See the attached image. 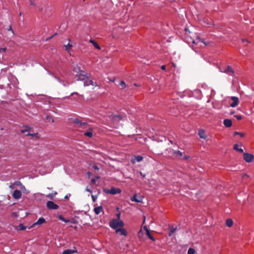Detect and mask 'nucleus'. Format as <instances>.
<instances>
[{
	"instance_id": "nucleus-1",
	"label": "nucleus",
	"mask_w": 254,
	"mask_h": 254,
	"mask_svg": "<svg viewBox=\"0 0 254 254\" xmlns=\"http://www.w3.org/2000/svg\"><path fill=\"white\" fill-rule=\"evenodd\" d=\"M74 71L76 72V76L77 77V80L84 81L86 77L88 76L87 74L84 71L80 70L78 67L75 68Z\"/></svg>"
},
{
	"instance_id": "nucleus-2",
	"label": "nucleus",
	"mask_w": 254,
	"mask_h": 254,
	"mask_svg": "<svg viewBox=\"0 0 254 254\" xmlns=\"http://www.w3.org/2000/svg\"><path fill=\"white\" fill-rule=\"evenodd\" d=\"M109 225L111 228L117 229L118 228H120L119 227H123L124 223L123 221L121 220L113 219L110 221Z\"/></svg>"
},
{
	"instance_id": "nucleus-3",
	"label": "nucleus",
	"mask_w": 254,
	"mask_h": 254,
	"mask_svg": "<svg viewBox=\"0 0 254 254\" xmlns=\"http://www.w3.org/2000/svg\"><path fill=\"white\" fill-rule=\"evenodd\" d=\"M104 192L107 194H116L121 192L120 189L112 187L110 189H104Z\"/></svg>"
},
{
	"instance_id": "nucleus-4",
	"label": "nucleus",
	"mask_w": 254,
	"mask_h": 254,
	"mask_svg": "<svg viewBox=\"0 0 254 254\" xmlns=\"http://www.w3.org/2000/svg\"><path fill=\"white\" fill-rule=\"evenodd\" d=\"M46 205H47V208L49 209H51V210L57 209L59 207V206L57 204L55 203L52 201H47Z\"/></svg>"
},
{
	"instance_id": "nucleus-5",
	"label": "nucleus",
	"mask_w": 254,
	"mask_h": 254,
	"mask_svg": "<svg viewBox=\"0 0 254 254\" xmlns=\"http://www.w3.org/2000/svg\"><path fill=\"white\" fill-rule=\"evenodd\" d=\"M192 43L195 45H198V46L199 47H202L201 44H203L204 45V46H206L207 45V44L203 40H201L200 38L197 37L195 40L192 41Z\"/></svg>"
},
{
	"instance_id": "nucleus-6",
	"label": "nucleus",
	"mask_w": 254,
	"mask_h": 254,
	"mask_svg": "<svg viewBox=\"0 0 254 254\" xmlns=\"http://www.w3.org/2000/svg\"><path fill=\"white\" fill-rule=\"evenodd\" d=\"M244 159L247 162H252L254 158V156L250 153H245L243 154Z\"/></svg>"
},
{
	"instance_id": "nucleus-7",
	"label": "nucleus",
	"mask_w": 254,
	"mask_h": 254,
	"mask_svg": "<svg viewBox=\"0 0 254 254\" xmlns=\"http://www.w3.org/2000/svg\"><path fill=\"white\" fill-rule=\"evenodd\" d=\"M83 82L84 86H87L90 85H93L94 86H97L98 85L96 82H94V81H93L92 80L89 78L88 76L86 77V79L84 80Z\"/></svg>"
},
{
	"instance_id": "nucleus-8",
	"label": "nucleus",
	"mask_w": 254,
	"mask_h": 254,
	"mask_svg": "<svg viewBox=\"0 0 254 254\" xmlns=\"http://www.w3.org/2000/svg\"><path fill=\"white\" fill-rule=\"evenodd\" d=\"M109 118L114 122L118 121L119 120H122L123 117L120 115H116L115 114H112L109 115Z\"/></svg>"
},
{
	"instance_id": "nucleus-9",
	"label": "nucleus",
	"mask_w": 254,
	"mask_h": 254,
	"mask_svg": "<svg viewBox=\"0 0 254 254\" xmlns=\"http://www.w3.org/2000/svg\"><path fill=\"white\" fill-rule=\"evenodd\" d=\"M231 99L233 102L231 104L230 106L233 108L235 107L238 105L239 102L238 98L235 96H232Z\"/></svg>"
},
{
	"instance_id": "nucleus-10",
	"label": "nucleus",
	"mask_w": 254,
	"mask_h": 254,
	"mask_svg": "<svg viewBox=\"0 0 254 254\" xmlns=\"http://www.w3.org/2000/svg\"><path fill=\"white\" fill-rule=\"evenodd\" d=\"M22 195L21 192L20 190H14L13 193V197L14 198L18 199L21 198Z\"/></svg>"
},
{
	"instance_id": "nucleus-11",
	"label": "nucleus",
	"mask_w": 254,
	"mask_h": 254,
	"mask_svg": "<svg viewBox=\"0 0 254 254\" xmlns=\"http://www.w3.org/2000/svg\"><path fill=\"white\" fill-rule=\"evenodd\" d=\"M46 222L45 219L43 217H40L38 220L34 223L31 227H34L36 225H40Z\"/></svg>"
},
{
	"instance_id": "nucleus-12",
	"label": "nucleus",
	"mask_w": 254,
	"mask_h": 254,
	"mask_svg": "<svg viewBox=\"0 0 254 254\" xmlns=\"http://www.w3.org/2000/svg\"><path fill=\"white\" fill-rule=\"evenodd\" d=\"M116 232L117 233H120V235H123V236H127V232L125 229L123 228H118L116 230Z\"/></svg>"
},
{
	"instance_id": "nucleus-13",
	"label": "nucleus",
	"mask_w": 254,
	"mask_h": 254,
	"mask_svg": "<svg viewBox=\"0 0 254 254\" xmlns=\"http://www.w3.org/2000/svg\"><path fill=\"white\" fill-rule=\"evenodd\" d=\"M223 72L227 73L230 74L231 73V75H234V71L233 69H232V67L230 65L227 66V68L223 71Z\"/></svg>"
},
{
	"instance_id": "nucleus-14",
	"label": "nucleus",
	"mask_w": 254,
	"mask_h": 254,
	"mask_svg": "<svg viewBox=\"0 0 254 254\" xmlns=\"http://www.w3.org/2000/svg\"><path fill=\"white\" fill-rule=\"evenodd\" d=\"M224 126L227 127H230L232 126V123L230 119H225L223 121Z\"/></svg>"
},
{
	"instance_id": "nucleus-15",
	"label": "nucleus",
	"mask_w": 254,
	"mask_h": 254,
	"mask_svg": "<svg viewBox=\"0 0 254 254\" xmlns=\"http://www.w3.org/2000/svg\"><path fill=\"white\" fill-rule=\"evenodd\" d=\"M143 157H142L141 156H139V155L135 156L134 159H132V163H135L136 162H139L143 160Z\"/></svg>"
},
{
	"instance_id": "nucleus-16",
	"label": "nucleus",
	"mask_w": 254,
	"mask_h": 254,
	"mask_svg": "<svg viewBox=\"0 0 254 254\" xmlns=\"http://www.w3.org/2000/svg\"><path fill=\"white\" fill-rule=\"evenodd\" d=\"M130 200L132 201H134V202H142V199L140 197L137 198V196L136 194L133 195V196L130 198Z\"/></svg>"
},
{
	"instance_id": "nucleus-17",
	"label": "nucleus",
	"mask_w": 254,
	"mask_h": 254,
	"mask_svg": "<svg viewBox=\"0 0 254 254\" xmlns=\"http://www.w3.org/2000/svg\"><path fill=\"white\" fill-rule=\"evenodd\" d=\"M103 209L102 206H99L98 207H96L94 209V212L97 215L99 214L102 211H103Z\"/></svg>"
},
{
	"instance_id": "nucleus-18",
	"label": "nucleus",
	"mask_w": 254,
	"mask_h": 254,
	"mask_svg": "<svg viewBox=\"0 0 254 254\" xmlns=\"http://www.w3.org/2000/svg\"><path fill=\"white\" fill-rule=\"evenodd\" d=\"M74 250H70V249H67L64 250L62 254H71L73 253H75L77 252V251L75 250V248L74 247Z\"/></svg>"
},
{
	"instance_id": "nucleus-19",
	"label": "nucleus",
	"mask_w": 254,
	"mask_h": 254,
	"mask_svg": "<svg viewBox=\"0 0 254 254\" xmlns=\"http://www.w3.org/2000/svg\"><path fill=\"white\" fill-rule=\"evenodd\" d=\"M173 154L176 156L180 158H181L183 156V152L179 150H173Z\"/></svg>"
},
{
	"instance_id": "nucleus-20",
	"label": "nucleus",
	"mask_w": 254,
	"mask_h": 254,
	"mask_svg": "<svg viewBox=\"0 0 254 254\" xmlns=\"http://www.w3.org/2000/svg\"><path fill=\"white\" fill-rule=\"evenodd\" d=\"M90 43H92L93 45L96 48V49L100 50L101 49L100 46L99 44L94 40L90 39L89 41Z\"/></svg>"
},
{
	"instance_id": "nucleus-21",
	"label": "nucleus",
	"mask_w": 254,
	"mask_h": 254,
	"mask_svg": "<svg viewBox=\"0 0 254 254\" xmlns=\"http://www.w3.org/2000/svg\"><path fill=\"white\" fill-rule=\"evenodd\" d=\"M226 225L228 227H231L233 225V221L231 219H227L226 220Z\"/></svg>"
},
{
	"instance_id": "nucleus-22",
	"label": "nucleus",
	"mask_w": 254,
	"mask_h": 254,
	"mask_svg": "<svg viewBox=\"0 0 254 254\" xmlns=\"http://www.w3.org/2000/svg\"><path fill=\"white\" fill-rule=\"evenodd\" d=\"M84 135L89 137H91L93 136L92 129L90 128L89 130L84 133Z\"/></svg>"
},
{
	"instance_id": "nucleus-23",
	"label": "nucleus",
	"mask_w": 254,
	"mask_h": 254,
	"mask_svg": "<svg viewBox=\"0 0 254 254\" xmlns=\"http://www.w3.org/2000/svg\"><path fill=\"white\" fill-rule=\"evenodd\" d=\"M198 134L201 138L205 139L206 138L205 133L203 130H199Z\"/></svg>"
},
{
	"instance_id": "nucleus-24",
	"label": "nucleus",
	"mask_w": 254,
	"mask_h": 254,
	"mask_svg": "<svg viewBox=\"0 0 254 254\" xmlns=\"http://www.w3.org/2000/svg\"><path fill=\"white\" fill-rule=\"evenodd\" d=\"M169 229V236H171L173 235V234L176 231L177 228L170 227Z\"/></svg>"
},
{
	"instance_id": "nucleus-25",
	"label": "nucleus",
	"mask_w": 254,
	"mask_h": 254,
	"mask_svg": "<svg viewBox=\"0 0 254 254\" xmlns=\"http://www.w3.org/2000/svg\"><path fill=\"white\" fill-rule=\"evenodd\" d=\"M234 149L241 153H243L244 152V150L242 148H239L238 147V145L237 144H235L234 145Z\"/></svg>"
},
{
	"instance_id": "nucleus-26",
	"label": "nucleus",
	"mask_w": 254,
	"mask_h": 254,
	"mask_svg": "<svg viewBox=\"0 0 254 254\" xmlns=\"http://www.w3.org/2000/svg\"><path fill=\"white\" fill-rule=\"evenodd\" d=\"M147 236L148 237V238L152 240L153 241H155V238L151 235V233L149 230H147V232L146 233Z\"/></svg>"
},
{
	"instance_id": "nucleus-27",
	"label": "nucleus",
	"mask_w": 254,
	"mask_h": 254,
	"mask_svg": "<svg viewBox=\"0 0 254 254\" xmlns=\"http://www.w3.org/2000/svg\"><path fill=\"white\" fill-rule=\"evenodd\" d=\"M30 127H25V128L21 129L20 131L21 133L28 132L29 133Z\"/></svg>"
},
{
	"instance_id": "nucleus-28",
	"label": "nucleus",
	"mask_w": 254,
	"mask_h": 254,
	"mask_svg": "<svg viewBox=\"0 0 254 254\" xmlns=\"http://www.w3.org/2000/svg\"><path fill=\"white\" fill-rule=\"evenodd\" d=\"M58 218L60 220H62L63 221V222H65V223H68L69 222V220H67V219H65V218H64V217L60 215H59L58 216Z\"/></svg>"
},
{
	"instance_id": "nucleus-29",
	"label": "nucleus",
	"mask_w": 254,
	"mask_h": 254,
	"mask_svg": "<svg viewBox=\"0 0 254 254\" xmlns=\"http://www.w3.org/2000/svg\"><path fill=\"white\" fill-rule=\"evenodd\" d=\"M17 229L18 230H24L26 229V227H25L23 224H20L17 227Z\"/></svg>"
},
{
	"instance_id": "nucleus-30",
	"label": "nucleus",
	"mask_w": 254,
	"mask_h": 254,
	"mask_svg": "<svg viewBox=\"0 0 254 254\" xmlns=\"http://www.w3.org/2000/svg\"><path fill=\"white\" fill-rule=\"evenodd\" d=\"M120 85L121 86V89H124L126 87V84L125 82L123 80L120 81Z\"/></svg>"
},
{
	"instance_id": "nucleus-31",
	"label": "nucleus",
	"mask_w": 254,
	"mask_h": 254,
	"mask_svg": "<svg viewBox=\"0 0 254 254\" xmlns=\"http://www.w3.org/2000/svg\"><path fill=\"white\" fill-rule=\"evenodd\" d=\"M72 47V46L69 43H68L67 45H65V50L67 51L68 52H69L70 49Z\"/></svg>"
},
{
	"instance_id": "nucleus-32",
	"label": "nucleus",
	"mask_w": 254,
	"mask_h": 254,
	"mask_svg": "<svg viewBox=\"0 0 254 254\" xmlns=\"http://www.w3.org/2000/svg\"><path fill=\"white\" fill-rule=\"evenodd\" d=\"M57 194V192L56 191H54V192L47 195V197L51 199H53V197L55 196Z\"/></svg>"
},
{
	"instance_id": "nucleus-33",
	"label": "nucleus",
	"mask_w": 254,
	"mask_h": 254,
	"mask_svg": "<svg viewBox=\"0 0 254 254\" xmlns=\"http://www.w3.org/2000/svg\"><path fill=\"white\" fill-rule=\"evenodd\" d=\"M195 251L194 249L190 248L188 250V254H195Z\"/></svg>"
},
{
	"instance_id": "nucleus-34",
	"label": "nucleus",
	"mask_w": 254,
	"mask_h": 254,
	"mask_svg": "<svg viewBox=\"0 0 254 254\" xmlns=\"http://www.w3.org/2000/svg\"><path fill=\"white\" fill-rule=\"evenodd\" d=\"M73 123L77 124L78 125V127H79V126L80 125L81 122L77 119H75L73 120Z\"/></svg>"
},
{
	"instance_id": "nucleus-35",
	"label": "nucleus",
	"mask_w": 254,
	"mask_h": 254,
	"mask_svg": "<svg viewBox=\"0 0 254 254\" xmlns=\"http://www.w3.org/2000/svg\"><path fill=\"white\" fill-rule=\"evenodd\" d=\"M234 135H240L241 137H244L245 136V134L244 133H242V132H237V131H235L234 132Z\"/></svg>"
},
{
	"instance_id": "nucleus-36",
	"label": "nucleus",
	"mask_w": 254,
	"mask_h": 254,
	"mask_svg": "<svg viewBox=\"0 0 254 254\" xmlns=\"http://www.w3.org/2000/svg\"><path fill=\"white\" fill-rule=\"evenodd\" d=\"M37 135H38L37 133H28L27 134V136H30L31 137H38Z\"/></svg>"
},
{
	"instance_id": "nucleus-37",
	"label": "nucleus",
	"mask_w": 254,
	"mask_h": 254,
	"mask_svg": "<svg viewBox=\"0 0 254 254\" xmlns=\"http://www.w3.org/2000/svg\"><path fill=\"white\" fill-rule=\"evenodd\" d=\"M46 119V120H49V121H51L52 123L54 122V120L53 119H51V116L49 115H47Z\"/></svg>"
},
{
	"instance_id": "nucleus-38",
	"label": "nucleus",
	"mask_w": 254,
	"mask_h": 254,
	"mask_svg": "<svg viewBox=\"0 0 254 254\" xmlns=\"http://www.w3.org/2000/svg\"><path fill=\"white\" fill-rule=\"evenodd\" d=\"M87 125V123L86 122H81L79 127H83L84 126H86Z\"/></svg>"
},
{
	"instance_id": "nucleus-39",
	"label": "nucleus",
	"mask_w": 254,
	"mask_h": 254,
	"mask_svg": "<svg viewBox=\"0 0 254 254\" xmlns=\"http://www.w3.org/2000/svg\"><path fill=\"white\" fill-rule=\"evenodd\" d=\"M36 0H29L30 4L31 5H36V3H35Z\"/></svg>"
},
{
	"instance_id": "nucleus-40",
	"label": "nucleus",
	"mask_w": 254,
	"mask_h": 254,
	"mask_svg": "<svg viewBox=\"0 0 254 254\" xmlns=\"http://www.w3.org/2000/svg\"><path fill=\"white\" fill-rule=\"evenodd\" d=\"M235 117L238 120H240L242 119V116L241 115H235Z\"/></svg>"
},
{
	"instance_id": "nucleus-41",
	"label": "nucleus",
	"mask_w": 254,
	"mask_h": 254,
	"mask_svg": "<svg viewBox=\"0 0 254 254\" xmlns=\"http://www.w3.org/2000/svg\"><path fill=\"white\" fill-rule=\"evenodd\" d=\"M6 50V48L5 47V48H0V53L5 52Z\"/></svg>"
},
{
	"instance_id": "nucleus-42",
	"label": "nucleus",
	"mask_w": 254,
	"mask_h": 254,
	"mask_svg": "<svg viewBox=\"0 0 254 254\" xmlns=\"http://www.w3.org/2000/svg\"><path fill=\"white\" fill-rule=\"evenodd\" d=\"M57 35V33H55V34L53 35L52 36H51V37L48 38L46 39V41H48L50 39H51L52 38H53L55 35Z\"/></svg>"
},
{
	"instance_id": "nucleus-43",
	"label": "nucleus",
	"mask_w": 254,
	"mask_h": 254,
	"mask_svg": "<svg viewBox=\"0 0 254 254\" xmlns=\"http://www.w3.org/2000/svg\"><path fill=\"white\" fill-rule=\"evenodd\" d=\"M92 201L93 202H95L97 199V196H95V195H92Z\"/></svg>"
},
{
	"instance_id": "nucleus-44",
	"label": "nucleus",
	"mask_w": 254,
	"mask_h": 254,
	"mask_svg": "<svg viewBox=\"0 0 254 254\" xmlns=\"http://www.w3.org/2000/svg\"><path fill=\"white\" fill-rule=\"evenodd\" d=\"M91 182L92 184H95L96 181L95 179H92L91 180Z\"/></svg>"
},
{
	"instance_id": "nucleus-45",
	"label": "nucleus",
	"mask_w": 254,
	"mask_h": 254,
	"mask_svg": "<svg viewBox=\"0 0 254 254\" xmlns=\"http://www.w3.org/2000/svg\"><path fill=\"white\" fill-rule=\"evenodd\" d=\"M242 41L243 43H245V42L250 43V41H249L248 40H247L246 39H242Z\"/></svg>"
},
{
	"instance_id": "nucleus-46",
	"label": "nucleus",
	"mask_w": 254,
	"mask_h": 254,
	"mask_svg": "<svg viewBox=\"0 0 254 254\" xmlns=\"http://www.w3.org/2000/svg\"><path fill=\"white\" fill-rule=\"evenodd\" d=\"M120 216H121V214L120 213L117 214V217L118 218L117 220H120Z\"/></svg>"
},
{
	"instance_id": "nucleus-47",
	"label": "nucleus",
	"mask_w": 254,
	"mask_h": 254,
	"mask_svg": "<svg viewBox=\"0 0 254 254\" xmlns=\"http://www.w3.org/2000/svg\"><path fill=\"white\" fill-rule=\"evenodd\" d=\"M161 69H162V70H165V69H166V66H165V65H162V66H161Z\"/></svg>"
},
{
	"instance_id": "nucleus-48",
	"label": "nucleus",
	"mask_w": 254,
	"mask_h": 254,
	"mask_svg": "<svg viewBox=\"0 0 254 254\" xmlns=\"http://www.w3.org/2000/svg\"><path fill=\"white\" fill-rule=\"evenodd\" d=\"M15 185H22V184H21L20 182H19V181H16V182H15Z\"/></svg>"
},
{
	"instance_id": "nucleus-49",
	"label": "nucleus",
	"mask_w": 254,
	"mask_h": 254,
	"mask_svg": "<svg viewBox=\"0 0 254 254\" xmlns=\"http://www.w3.org/2000/svg\"><path fill=\"white\" fill-rule=\"evenodd\" d=\"M21 189L23 190H26V188L24 186L21 185Z\"/></svg>"
},
{
	"instance_id": "nucleus-50",
	"label": "nucleus",
	"mask_w": 254,
	"mask_h": 254,
	"mask_svg": "<svg viewBox=\"0 0 254 254\" xmlns=\"http://www.w3.org/2000/svg\"><path fill=\"white\" fill-rule=\"evenodd\" d=\"M85 190H86V191H87L88 192H92V190L90 189H88V188H86Z\"/></svg>"
},
{
	"instance_id": "nucleus-51",
	"label": "nucleus",
	"mask_w": 254,
	"mask_h": 254,
	"mask_svg": "<svg viewBox=\"0 0 254 254\" xmlns=\"http://www.w3.org/2000/svg\"><path fill=\"white\" fill-rule=\"evenodd\" d=\"M70 196V194H66L65 197H64V198L65 199H67L68 198V197Z\"/></svg>"
},
{
	"instance_id": "nucleus-52",
	"label": "nucleus",
	"mask_w": 254,
	"mask_h": 254,
	"mask_svg": "<svg viewBox=\"0 0 254 254\" xmlns=\"http://www.w3.org/2000/svg\"><path fill=\"white\" fill-rule=\"evenodd\" d=\"M248 175H247V174H243V175H242V178L243 179H244V178H245V177H248Z\"/></svg>"
},
{
	"instance_id": "nucleus-53",
	"label": "nucleus",
	"mask_w": 254,
	"mask_h": 254,
	"mask_svg": "<svg viewBox=\"0 0 254 254\" xmlns=\"http://www.w3.org/2000/svg\"><path fill=\"white\" fill-rule=\"evenodd\" d=\"M141 176H142V178H144L145 177V174H143L142 172L140 173Z\"/></svg>"
},
{
	"instance_id": "nucleus-54",
	"label": "nucleus",
	"mask_w": 254,
	"mask_h": 254,
	"mask_svg": "<svg viewBox=\"0 0 254 254\" xmlns=\"http://www.w3.org/2000/svg\"><path fill=\"white\" fill-rule=\"evenodd\" d=\"M144 229L145 230L146 233L147 232V230H149L147 228V227L146 226H145L144 227Z\"/></svg>"
},
{
	"instance_id": "nucleus-55",
	"label": "nucleus",
	"mask_w": 254,
	"mask_h": 254,
	"mask_svg": "<svg viewBox=\"0 0 254 254\" xmlns=\"http://www.w3.org/2000/svg\"><path fill=\"white\" fill-rule=\"evenodd\" d=\"M93 168L95 169V170H99V168L98 167V166H93Z\"/></svg>"
},
{
	"instance_id": "nucleus-56",
	"label": "nucleus",
	"mask_w": 254,
	"mask_h": 254,
	"mask_svg": "<svg viewBox=\"0 0 254 254\" xmlns=\"http://www.w3.org/2000/svg\"><path fill=\"white\" fill-rule=\"evenodd\" d=\"M8 30H10V31H11L13 32V31H12V28H11V27L10 26H9V27Z\"/></svg>"
},
{
	"instance_id": "nucleus-57",
	"label": "nucleus",
	"mask_w": 254,
	"mask_h": 254,
	"mask_svg": "<svg viewBox=\"0 0 254 254\" xmlns=\"http://www.w3.org/2000/svg\"><path fill=\"white\" fill-rule=\"evenodd\" d=\"M188 158H189V157H188V156H184V159H188Z\"/></svg>"
},
{
	"instance_id": "nucleus-58",
	"label": "nucleus",
	"mask_w": 254,
	"mask_h": 254,
	"mask_svg": "<svg viewBox=\"0 0 254 254\" xmlns=\"http://www.w3.org/2000/svg\"><path fill=\"white\" fill-rule=\"evenodd\" d=\"M234 114V111L231 112L230 113V114H231V115H233V114Z\"/></svg>"
},
{
	"instance_id": "nucleus-59",
	"label": "nucleus",
	"mask_w": 254,
	"mask_h": 254,
	"mask_svg": "<svg viewBox=\"0 0 254 254\" xmlns=\"http://www.w3.org/2000/svg\"><path fill=\"white\" fill-rule=\"evenodd\" d=\"M133 85H134V86H138V85H137V84H136V83H134Z\"/></svg>"
},
{
	"instance_id": "nucleus-60",
	"label": "nucleus",
	"mask_w": 254,
	"mask_h": 254,
	"mask_svg": "<svg viewBox=\"0 0 254 254\" xmlns=\"http://www.w3.org/2000/svg\"><path fill=\"white\" fill-rule=\"evenodd\" d=\"M145 216H144V220H143V223H144V222H145Z\"/></svg>"
},
{
	"instance_id": "nucleus-61",
	"label": "nucleus",
	"mask_w": 254,
	"mask_h": 254,
	"mask_svg": "<svg viewBox=\"0 0 254 254\" xmlns=\"http://www.w3.org/2000/svg\"><path fill=\"white\" fill-rule=\"evenodd\" d=\"M88 175H90V173L88 172Z\"/></svg>"
},
{
	"instance_id": "nucleus-62",
	"label": "nucleus",
	"mask_w": 254,
	"mask_h": 254,
	"mask_svg": "<svg viewBox=\"0 0 254 254\" xmlns=\"http://www.w3.org/2000/svg\"><path fill=\"white\" fill-rule=\"evenodd\" d=\"M96 178H97V179H99V177H96Z\"/></svg>"
}]
</instances>
